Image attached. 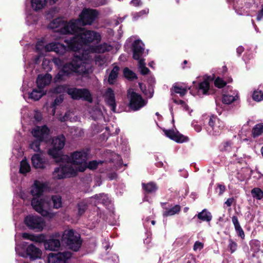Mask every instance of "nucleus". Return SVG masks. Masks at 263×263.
<instances>
[{"mask_svg": "<svg viewBox=\"0 0 263 263\" xmlns=\"http://www.w3.org/2000/svg\"><path fill=\"white\" fill-rule=\"evenodd\" d=\"M71 25L72 26H69L71 28L70 34L74 35V36L64 41L68 50L77 51L83 45H87L94 41L98 42L101 41V36L99 33L95 31L85 30L73 24Z\"/></svg>", "mask_w": 263, "mask_h": 263, "instance_id": "nucleus-1", "label": "nucleus"}, {"mask_svg": "<svg viewBox=\"0 0 263 263\" xmlns=\"http://www.w3.org/2000/svg\"><path fill=\"white\" fill-rule=\"evenodd\" d=\"M46 187L45 183L38 180H35L33 185L30 191V193L33 196L31 201V204L33 209L42 216L48 218H52L53 214L48 211L44 209L46 200L41 198Z\"/></svg>", "mask_w": 263, "mask_h": 263, "instance_id": "nucleus-2", "label": "nucleus"}, {"mask_svg": "<svg viewBox=\"0 0 263 263\" xmlns=\"http://www.w3.org/2000/svg\"><path fill=\"white\" fill-rule=\"evenodd\" d=\"M82 60V56L75 55L71 61L65 62L54 77V81L57 82L65 81L66 78L73 76L74 73H79Z\"/></svg>", "mask_w": 263, "mask_h": 263, "instance_id": "nucleus-3", "label": "nucleus"}, {"mask_svg": "<svg viewBox=\"0 0 263 263\" xmlns=\"http://www.w3.org/2000/svg\"><path fill=\"white\" fill-rule=\"evenodd\" d=\"M98 15L99 12L97 10L84 8L79 14L78 19L70 20L69 27L72 26V24L80 27L91 25L98 18Z\"/></svg>", "mask_w": 263, "mask_h": 263, "instance_id": "nucleus-4", "label": "nucleus"}, {"mask_svg": "<svg viewBox=\"0 0 263 263\" xmlns=\"http://www.w3.org/2000/svg\"><path fill=\"white\" fill-rule=\"evenodd\" d=\"M62 240L69 249L74 252L79 250L82 243L80 235L76 234L72 229L65 231L63 234Z\"/></svg>", "mask_w": 263, "mask_h": 263, "instance_id": "nucleus-5", "label": "nucleus"}, {"mask_svg": "<svg viewBox=\"0 0 263 263\" xmlns=\"http://www.w3.org/2000/svg\"><path fill=\"white\" fill-rule=\"evenodd\" d=\"M65 138L63 135L52 139L51 147L48 149V154L57 163L63 162V156L61 155V150L65 145Z\"/></svg>", "mask_w": 263, "mask_h": 263, "instance_id": "nucleus-6", "label": "nucleus"}, {"mask_svg": "<svg viewBox=\"0 0 263 263\" xmlns=\"http://www.w3.org/2000/svg\"><path fill=\"white\" fill-rule=\"evenodd\" d=\"M224 127V123L216 116L212 115L209 121L206 130L210 135L217 136L221 134Z\"/></svg>", "mask_w": 263, "mask_h": 263, "instance_id": "nucleus-7", "label": "nucleus"}, {"mask_svg": "<svg viewBox=\"0 0 263 263\" xmlns=\"http://www.w3.org/2000/svg\"><path fill=\"white\" fill-rule=\"evenodd\" d=\"M67 93L73 100H79L82 99L90 103L92 102V96L90 91L86 88L69 87L68 89Z\"/></svg>", "mask_w": 263, "mask_h": 263, "instance_id": "nucleus-8", "label": "nucleus"}, {"mask_svg": "<svg viewBox=\"0 0 263 263\" xmlns=\"http://www.w3.org/2000/svg\"><path fill=\"white\" fill-rule=\"evenodd\" d=\"M127 97L129 100V106L134 111L139 109L145 105L144 101L141 95L135 92L132 88L127 90Z\"/></svg>", "mask_w": 263, "mask_h": 263, "instance_id": "nucleus-9", "label": "nucleus"}, {"mask_svg": "<svg viewBox=\"0 0 263 263\" xmlns=\"http://www.w3.org/2000/svg\"><path fill=\"white\" fill-rule=\"evenodd\" d=\"M24 223L27 228L36 232L42 231L45 226L44 220L40 217L29 215L24 218Z\"/></svg>", "mask_w": 263, "mask_h": 263, "instance_id": "nucleus-10", "label": "nucleus"}, {"mask_svg": "<svg viewBox=\"0 0 263 263\" xmlns=\"http://www.w3.org/2000/svg\"><path fill=\"white\" fill-rule=\"evenodd\" d=\"M70 21L68 22L63 20L62 17H57L53 20L48 25L51 29H57L55 31L62 34H70L71 31L69 26L70 25Z\"/></svg>", "mask_w": 263, "mask_h": 263, "instance_id": "nucleus-11", "label": "nucleus"}, {"mask_svg": "<svg viewBox=\"0 0 263 263\" xmlns=\"http://www.w3.org/2000/svg\"><path fill=\"white\" fill-rule=\"evenodd\" d=\"M89 152L88 149H83L71 153L69 157L70 162L73 164L84 165L88 159Z\"/></svg>", "mask_w": 263, "mask_h": 263, "instance_id": "nucleus-12", "label": "nucleus"}, {"mask_svg": "<svg viewBox=\"0 0 263 263\" xmlns=\"http://www.w3.org/2000/svg\"><path fill=\"white\" fill-rule=\"evenodd\" d=\"M73 173L75 174L76 172L72 166L61 163L59 167L54 168L53 175L58 179H62Z\"/></svg>", "mask_w": 263, "mask_h": 263, "instance_id": "nucleus-13", "label": "nucleus"}, {"mask_svg": "<svg viewBox=\"0 0 263 263\" xmlns=\"http://www.w3.org/2000/svg\"><path fill=\"white\" fill-rule=\"evenodd\" d=\"M71 256V253L68 251L58 252L57 253H51L48 256V263H66L67 259Z\"/></svg>", "mask_w": 263, "mask_h": 263, "instance_id": "nucleus-14", "label": "nucleus"}, {"mask_svg": "<svg viewBox=\"0 0 263 263\" xmlns=\"http://www.w3.org/2000/svg\"><path fill=\"white\" fill-rule=\"evenodd\" d=\"M31 162L33 167L35 168L43 170L50 165L48 159L39 154H34L32 155Z\"/></svg>", "mask_w": 263, "mask_h": 263, "instance_id": "nucleus-15", "label": "nucleus"}, {"mask_svg": "<svg viewBox=\"0 0 263 263\" xmlns=\"http://www.w3.org/2000/svg\"><path fill=\"white\" fill-rule=\"evenodd\" d=\"M25 254V257H29L30 261H33L41 258L42 252L33 244H30L27 247Z\"/></svg>", "mask_w": 263, "mask_h": 263, "instance_id": "nucleus-16", "label": "nucleus"}, {"mask_svg": "<svg viewBox=\"0 0 263 263\" xmlns=\"http://www.w3.org/2000/svg\"><path fill=\"white\" fill-rule=\"evenodd\" d=\"M104 98L106 105L110 108V109L113 112H116L117 105L115 95L114 91L111 88L108 87L106 89L104 95Z\"/></svg>", "mask_w": 263, "mask_h": 263, "instance_id": "nucleus-17", "label": "nucleus"}, {"mask_svg": "<svg viewBox=\"0 0 263 263\" xmlns=\"http://www.w3.org/2000/svg\"><path fill=\"white\" fill-rule=\"evenodd\" d=\"M163 132L167 137L177 143H183L189 140L187 137L182 135L178 131L175 132L174 129H163Z\"/></svg>", "mask_w": 263, "mask_h": 263, "instance_id": "nucleus-18", "label": "nucleus"}, {"mask_svg": "<svg viewBox=\"0 0 263 263\" xmlns=\"http://www.w3.org/2000/svg\"><path fill=\"white\" fill-rule=\"evenodd\" d=\"M161 204L163 209L165 210V211L163 213L164 217L171 216L178 214L181 210V206L178 204L172 206V204L167 202H162Z\"/></svg>", "mask_w": 263, "mask_h": 263, "instance_id": "nucleus-19", "label": "nucleus"}, {"mask_svg": "<svg viewBox=\"0 0 263 263\" xmlns=\"http://www.w3.org/2000/svg\"><path fill=\"white\" fill-rule=\"evenodd\" d=\"M66 46L60 43L52 42L46 45L45 48L46 51H54L59 54L63 55L66 51V48H68Z\"/></svg>", "mask_w": 263, "mask_h": 263, "instance_id": "nucleus-20", "label": "nucleus"}, {"mask_svg": "<svg viewBox=\"0 0 263 263\" xmlns=\"http://www.w3.org/2000/svg\"><path fill=\"white\" fill-rule=\"evenodd\" d=\"M142 44L139 40H135L132 44L133 58L135 60H139L144 52V48Z\"/></svg>", "mask_w": 263, "mask_h": 263, "instance_id": "nucleus-21", "label": "nucleus"}, {"mask_svg": "<svg viewBox=\"0 0 263 263\" xmlns=\"http://www.w3.org/2000/svg\"><path fill=\"white\" fill-rule=\"evenodd\" d=\"M49 129L46 125H43L41 127L36 126L32 131V134L33 137L36 138L39 140L44 141L45 137L49 134Z\"/></svg>", "mask_w": 263, "mask_h": 263, "instance_id": "nucleus-22", "label": "nucleus"}, {"mask_svg": "<svg viewBox=\"0 0 263 263\" xmlns=\"http://www.w3.org/2000/svg\"><path fill=\"white\" fill-rule=\"evenodd\" d=\"M44 247L46 250L56 251L60 248L61 242L59 239L52 236L45 241Z\"/></svg>", "mask_w": 263, "mask_h": 263, "instance_id": "nucleus-23", "label": "nucleus"}, {"mask_svg": "<svg viewBox=\"0 0 263 263\" xmlns=\"http://www.w3.org/2000/svg\"><path fill=\"white\" fill-rule=\"evenodd\" d=\"M52 76L50 74L46 73L45 75H38L36 80L37 88L44 90V88L46 86L50 84Z\"/></svg>", "mask_w": 263, "mask_h": 263, "instance_id": "nucleus-24", "label": "nucleus"}, {"mask_svg": "<svg viewBox=\"0 0 263 263\" xmlns=\"http://www.w3.org/2000/svg\"><path fill=\"white\" fill-rule=\"evenodd\" d=\"M231 218L237 235L242 239H243L245 237V232L239 223L237 217L236 216H233Z\"/></svg>", "mask_w": 263, "mask_h": 263, "instance_id": "nucleus-25", "label": "nucleus"}, {"mask_svg": "<svg viewBox=\"0 0 263 263\" xmlns=\"http://www.w3.org/2000/svg\"><path fill=\"white\" fill-rule=\"evenodd\" d=\"M196 89L199 95L200 93L203 95H209L210 83L206 81H203L198 83L196 87Z\"/></svg>", "mask_w": 263, "mask_h": 263, "instance_id": "nucleus-26", "label": "nucleus"}, {"mask_svg": "<svg viewBox=\"0 0 263 263\" xmlns=\"http://www.w3.org/2000/svg\"><path fill=\"white\" fill-rule=\"evenodd\" d=\"M142 186L145 194L155 193L158 189L156 183L153 182L142 183Z\"/></svg>", "mask_w": 263, "mask_h": 263, "instance_id": "nucleus-27", "label": "nucleus"}, {"mask_svg": "<svg viewBox=\"0 0 263 263\" xmlns=\"http://www.w3.org/2000/svg\"><path fill=\"white\" fill-rule=\"evenodd\" d=\"M47 204H52V208L55 209H59L62 206V199L60 195H53Z\"/></svg>", "mask_w": 263, "mask_h": 263, "instance_id": "nucleus-28", "label": "nucleus"}, {"mask_svg": "<svg viewBox=\"0 0 263 263\" xmlns=\"http://www.w3.org/2000/svg\"><path fill=\"white\" fill-rule=\"evenodd\" d=\"M242 4L241 3L240 5L238 4V2L236 4H234V8L235 10V11L237 14L240 15H250V12L248 10L249 7L247 5L245 7H243Z\"/></svg>", "mask_w": 263, "mask_h": 263, "instance_id": "nucleus-29", "label": "nucleus"}, {"mask_svg": "<svg viewBox=\"0 0 263 263\" xmlns=\"http://www.w3.org/2000/svg\"><path fill=\"white\" fill-rule=\"evenodd\" d=\"M263 135V123L256 124L252 129L251 136L256 138Z\"/></svg>", "mask_w": 263, "mask_h": 263, "instance_id": "nucleus-30", "label": "nucleus"}, {"mask_svg": "<svg viewBox=\"0 0 263 263\" xmlns=\"http://www.w3.org/2000/svg\"><path fill=\"white\" fill-rule=\"evenodd\" d=\"M44 90L39 89L38 88H34L31 92L29 93V98L34 100H39L44 95Z\"/></svg>", "mask_w": 263, "mask_h": 263, "instance_id": "nucleus-31", "label": "nucleus"}, {"mask_svg": "<svg viewBox=\"0 0 263 263\" xmlns=\"http://www.w3.org/2000/svg\"><path fill=\"white\" fill-rule=\"evenodd\" d=\"M195 216H197L201 221L206 222H210L212 218L211 213L208 211L206 209H203Z\"/></svg>", "mask_w": 263, "mask_h": 263, "instance_id": "nucleus-32", "label": "nucleus"}, {"mask_svg": "<svg viewBox=\"0 0 263 263\" xmlns=\"http://www.w3.org/2000/svg\"><path fill=\"white\" fill-rule=\"evenodd\" d=\"M119 70V67L118 66H114L111 70L108 78V82L110 85H112L115 83L118 76Z\"/></svg>", "mask_w": 263, "mask_h": 263, "instance_id": "nucleus-33", "label": "nucleus"}, {"mask_svg": "<svg viewBox=\"0 0 263 263\" xmlns=\"http://www.w3.org/2000/svg\"><path fill=\"white\" fill-rule=\"evenodd\" d=\"M31 6L33 9L37 11L41 9H42L46 5V0H31Z\"/></svg>", "mask_w": 263, "mask_h": 263, "instance_id": "nucleus-34", "label": "nucleus"}, {"mask_svg": "<svg viewBox=\"0 0 263 263\" xmlns=\"http://www.w3.org/2000/svg\"><path fill=\"white\" fill-rule=\"evenodd\" d=\"M98 166V163L96 160L90 161L88 163L86 161L84 165L79 166L78 170L80 172H83L85 171L86 168H88L90 170H95L97 168Z\"/></svg>", "mask_w": 263, "mask_h": 263, "instance_id": "nucleus-35", "label": "nucleus"}, {"mask_svg": "<svg viewBox=\"0 0 263 263\" xmlns=\"http://www.w3.org/2000/svg\"><path fill=\"white\" fill-rule=\"evenodd\" d=\"M88 207L87 202L85 200L79 202L77 204L78 209V215L79 217L82 216L86 211Z\"/></svg>", "mask_w": 263, "mask_h": 263, "instance_id": "nucleus-36", "label": "nucleus"}, {"mask_svg": "<svg viewBox=\"0 0 263 263\" xmlns=\"http://www.w3.org/2000/svg\"><path fill=\"white\" fill-rule=\"evenodd\" d=\"M31 170V167L26 159H23L20 163L19 172L22 174H26Z\"/></svg>", "mask_w": 263, "mask_h": 263, "instance_id": "nucleus-37", "label": "nucleus"}, {"mask_svg": "<svg viewBox=\"0 0 263 263\" xmlns=\"http://www.w3.org/2000/svg\"><path fill=\"white\" fill-rule=\"evenodd\" d=\"M233 145V142L231 140L223 142L219 146V149L222 152H230Z\"/></svg>", "mask_w": 263, "mask_h": 263, "instance_id": "nucleus-38", "label": "nucleus"}, {"mask_svg": "<svg viewBox=\"0 0 263 263\" xmlns=\"http://www.w3.org/2000/svg\"><path fill=\"white\" fill-rule=\"evenodd\" d=\"M123 75L125 78L130 81L137 79L136 73L127 67L124 68Z\"/></svg>", "mask_w": 263, "mask_h": 263, "instance_id": "nucleus-39", "label": "nucleus"}, {"mask_svg": "<svg viewBox=\"0 0 263 263\" xmlns=\"http://www.w3.org/2000/svg\"><path fill=\"white\" fill-rule=\"evenodd\" d=\"M69 88L68 85L66 84L58 85L53 89V92L57 94L63 93L64 92L67 93Z\"/></svg>", "mask_w": 263, "mask_h": 263, "instance_id": "nucleus-40", "label": "nucleus"}, {"mask_svg": "<svg viewBox=\"0 0 263 263\" xmlns=\"http://www.w3.org/2000/svg\"><path fill=\"white\" fill-rule=\"evenodd\" d=\"M251 194L254 198L260 200L263 198V191L258 187H255L251 191Z\"/></svg>", "mask_w": 263, "mask_h": 263, "instance_id": "nucleus-41", "label": "nucleus"}, {"mask_svg": "<svg viewBox=\"0 0 263 263\" xmlns=\"http://www.w3.org/2000/svg\"><path fill=\"white\" fill-rule=\"evenodd\" d=\"M252 99L256 102L263 100V92L261 90H255L252 94Z\"/></svg>", "mask_w": 263, "mask_h": 263, "instance_id": "nucleus-42", "label": "nucleus"}, {"mask_svg": "<svg viewBox=\"0 0 263 263\" xmlns=\"http://www.w3.org/2000/svg\"><path fill=\"white\" fill-rule=\"evenodd\" d=\"M235 100V98L232 95H223L222 101L226 104H230Z\"/></svg>", "mask_w": 263, "mask_h": 263, "instance_id": "nucleus-43", "label": "nucleus"}, {"mask_svg": "<svg viewBox=\"0 0 263 263\" xmlns=\"http://www.w3.org/2000/svg\"><path fill=\"white\" fill-rule=\"evenodd\" d=\"M227 85V82L220 77H217L214 80V85L218 88H222Z\"/></svg>", "mask_w": 263, "mask_h": 263, "instance_id": "nucleus-44", "label": "nucleus"}, {"mask_svg": "<svg viewBox=\"0 0 263 263\" xmlns=\"http://www.w3.org/2000/svg\"><path fill=\"white\" fill-rule=\"evenodd\" d=\"M41 142H43V141H40L39 140H35L33 141L30 144V148L32 149L35 152H40Z\"/></svg>", "mask_w": 263, "mask_h": 263, "instance_id": "nucleus-45", "label": "nucleus"}, {"mask_svg": "<svg viewBox=\"0 0 263 263\" xmlns=\"http://www.w3.org/2000/svg\"><path fill=\"white\" fill-rule=\"evenodd\" d=\"M174 91L180 95L181 97L184 96L187 92V89L181 86H174Z\"/></svg>", "mask_w": 263, "mask_h": 263, "instance_id": "nucleus-46", "label": "nucleus"}, {"mask_svg": "<svg viewBox=\"0 0 263 263\" xmlns=\"http://www.w3.org/2000/svg\"><path fill=\"white\" fill-rule=\"evenodd\" d=\"M228 241V248L230 249L231 253H233L237 250V243L231 238H230Z\"/></svg>", "mask_w": 263, "mask_h": 263, "instance_id": "nucleus-47", "label": "nucleus"}, {"mask_svg": "<svg viewBox=\"0 0 263 263\" xmlns=\"http://www.w3.org/2000/svg\"><path fill=\"white\" fill-rule=\"evenodd\" d=\"M173 102L176 104L181 105L186 110H187L189 109L188 105L184 101L182 100H177L176 99H173Z\"/></svg>", "mask_w": 263, "mask_h": 263, "instance_id": "nucleus-48", "label": "nucleus"}, {"mask_svg": "<svg viewBox=\"0 0 263 263\" xmlns=\"http://www.w3.org/2000/svg\"><path fill=\"white\" fill-rule=\"evenodd\" d=\"M22 237L24 239H28L35 242V235L31 234L28 233H24Z\"/></svg>", "mask_w": 263, "mask_h": 263, "instance_id": "nucleus-49", "label": "nucleus"}, {"mask_svg": "<svg viewBox=\"0 0 263 263\" xmlns=\"http://www.w3.org/2000/svg\"><path fill=\"white\" fill-rule=\"evenodd\" d=\"M148 12V9L147 10H142L139 12L135 13L133 14V17L135 20L138 19L140 16H142L144 14H146Z\"/></svg>", "mask_w": 263, "mask_h": 263, "instance_id": "nucleus-50", "label": "nucleus"}, {"mask_svg": "<svg viewBox=\"0 0 263 263\" xmlns=\"http://www.w3.org/2000/svg\"><path fill=\"white\" fill-rule=\"evenodd\" d=\"M33 118L35 121H36L37 122H40L43 119L42 114L38 111H35Z\"/></svg>", "mask_w": 263, "mask_h": 263, "instance_id": "nucleus-51", "label": "nucleus"}, {"mask_svg": "<svg viewBox=\"0 0 263 263\" xmlns=\"http://www.w3.org/2000/svg\"><path fill=\"white\" fill-rule=\"evenodd\" d=\"M203 248V243L199 242V241H196L193 246V249L194 251H196L197 249L201 250Z\"/></svg>", "mask_w": 263, "mask_h": 263, "instance_id": "nucleus-52", "label": "nucleus"}, {"mask_svg": "<svg viewBox=\"0 0 263 263\" xmlns=\"http://www.w3.org/2000/svg\"><path fill=\"white\" fill-rule=\"evenodd\" d=\"M46 240V239H45L44 235H43V234H40L38 235H35V242H43L44 243V242Z\"/></svg>", "mask_w": 263, "mask_h": 263, "instance_id": "nucleus-53", "label": "nucleus"}, {"mask_svg": "<svg viewBox=\"0 0 263 263\" xmlns=\"http://www.w3.org/2000/svg\"><path fill=\"white\" fill-rule=\"evenodd\" d=\"M53 61L54 64L58 66L59 71L60 70V68L64 63H65V62H63L61 59L59 58L53 59Z\"/></svg>", "mask_w": 263, "mask_h": 263, "instance_id": "nucleus-54", "label": "nucleus"}, {"mask_svg": "<svg viewBox=\"0 0 263 263\" xmlns=\"http://www.w3.org/2000/svg\"><path fill=\"white\" fill-rule=\"evenodd\" d=\"M70 113L68 112H65L64 115L60 118V121L62 122H65L69 120L70 118Z\"/></svg>", "mask_w": 263, "mask_h": 263, "instance_id": "nucleus-55", "label": "nucleus"}, {"mask_svg": "<svg viewBox=\"0 0 263 263\" xmlns=\"http://www.w3.org/2000/svg\"><path fill=\"white\" fill-rule=\"evenodd\" d=\"M63 101V96L61 95L60 96L59 98H57L53 103L52 105L55 106L57 105H58L59 104L62 103Z\"/></svg>", "mask_w": 263, "mask_h": 263, "instance_id": "nucleus-56", "label": "nucleus"}, {"mask_svg": "<svg viewBox=\"0 0 263 263\" xmlns=\"http://www.w3.org/2000/svg\"><path fill=\"white\" fill-rule=\"evenodd\" d=\"M140 72L142 75H146L149 72V70L145 66L140 68Z\"/></svg>", "mask_w": 263, "mask_h": 263, "instance_id": "nucleus-57", "label": "nucleus"}, {"mask_svg": "<svg viewBox=\"0 0 263 263\" xmlns=\"http://www.w3.org/2000/svg\"><path fill=\"white\" fill-rule=\"evenodd\" d=\"M103 197H105V194L104 193H101L99 194H96L94 195L93 198L97 200L98 202H100Z\"/></svg>", "mask_w": 263, "mask_h": 263, "instance_id": "nucleus-58", "label": "nucleus"}, {"mask_svg": "<svg viewBox=\"0 0 263 263\" xmlns=\"http://www.w3.org/2000/svg\"><path fill=\"white\" fill-rule=\"evenodd\" d=\"M235 200L234 197L229 198H228L226 201L224 202V203L228 206H231L233 202H235Z\"/></svg>", "mask_w": 263, "mask_h": 263, "instance_id": "nucleus-59", "label": "nucleus"}, {"mask_svg": "<svg viewBox=\"0 0 263 263\" xmlns=\"http://www.w3.org/2000/svg\"><path fill=\"white\" fill-rule=\"evenodd\" d=\"M130 4L135 7L141 6L142 4L141 0H132Z\"/></svg>", "mask_w": 263, "mask_h": 263, "instance_id": "nucleus-60", "label": "nucleus"}, {"mask_svg": "<svg viewBox=\"0 0 263 263\" xmlns=\"http://www.w3.org/2000/svg\"><path fill=\"white\" fill-rule=\"evenodd\" d=\"M262 17H263V5H262V6H261V10H259L257 13L256 19L257 21H260L261 20V18H262Z\"/></svg>", "mask_w": 263, "mask_h": 263, "instance_id": "nucleus-61", "label": "nucleus"}, {"mask_svg": "<svg viewBox=\"0 0 263 263\" xmlns=\"http://www.w3.org/2000/svg\"><path fill=\"white\" fill-rule=\"evenodd\" d=\"M217 186L219 190V195H222L226 191V186L224 185L219 184Z\"/></svg>", "mask_w": 263, "mask_h": 263, "instance_id": "nucleus-62", "label": "nucleus"}, {"mask_svg": "<svg viewBox=\"0 0 263 263\" xmlns=\"http://www.w3.org/2000/svg\"><path fill=\"white\" fill-rule=\"evenodd\" d=\"M214 75L211 76H205L204 77L203 81H206L208 83H209L210 82H212L214 79Z\"/></svg>", "mask_w": 263, "mask_h": 263, "instance_id": "nucleus-63", "label": "nucleus"}, {"mask_svg": "<svg viewBox=\"0 0 263 263\" xmlns=\"http://www.w3.org/2000/svg\"><path fill=\"white\" fill-rule=\"evenodd\" d=\"M244 51V48L242 46H239L236 49V52L238 56H240Z\"/></svg>", "mask_w": 263, "mask_h": 263, "instance_id": "nucleus-64", "label": "nucleus"}]
</instances>
